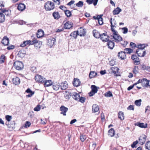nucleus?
Wrapping results in <instances>:
<instances>
[{"mask_svg":"<svg viewBox=\"0 0 150 150\" xmlns=\"http://www.w3.org/2000/svg\"><path fill=\"white\" fill-rule=\"evenodd\" d=\"M147 137L144 134L142 135L139 138L138 142L141 145H142L145 142Z\"/></svg>","mask_w":150,"mask_h":150,"instance_id":"6","label":"nucleus"},{"mask_svg":"<svg viewBox=\"0 0 150 150\" xmlns=\"http://www.w3.org/2000/svg\"><path fill=\"white\" fill-rule=\"evenodd\" d=\"M5 118L6 120L8 122L10 121L12 119L11 116L9 115H6L5 116Z\"/></svg>","mask_w":150,"mask_h":150,"instance_id":"52","label":"nucleus"},{"mask_svg":"<svg viewBox=\"0 0 150 150\" xmlns=\"http://www.w3.org/2000/svg\"><path fill=\"white\" fill-rule=\"evenodd\" d=\"M61 88L62 90H65L67 88V84L66 83H62L60 85Z\"/></svg>","mask_w":150,"mask_h":150,"instance_id":"38","label":"nucleus"},{"mask_svg":"<svg viewBox=\"0 0 150 150\" xmlns=\"http://www.w3.org/2000/svg\"><path fill=\"white\" fill-rule=\"evenodd\" d=\"M31 41L30 40H26L23 42V43L20 45V46L21 47H24L27 45H31Z\"/></svg>","mask_w":150,"mask_h":150,"instance_id":"22","label":"nucleus"},{"mask_svg":"<svg viewBox=\"0 0 150 150\" xmlns=\"http://www.w3.org/2000/svg\"><path fill=\"white\" fill-rule=\"evenodd\" d=\"M100 38L103 41L107 42L109 40V37L106 33H103L101 34Z\"/></svg>","mask_w":150,"mask_h":150,"instance_id":"9","label":"nucleus"},{"mask_svg":"<svg viewBox=\"0 0 150 150\" xmlns=\"http://www.w3.org/2000/svg\"><path fill=\"white\" fill-rule=\"evenodd\" d=\"M86 136L85 135L81 134L80 137V139L81 142H83L86 139Z\"/></svg>","mask_w":150,"mask_h":150,"instance_id":"45","label":"nucleus"},{"mask_svg":"<svg viewBox=\"0 0 150 150\" xmlns=\"http://www.w3.org/2000/svg\"><path fill=\"white\" fill-rule=\"evenodd\" d=\"M52 87L54 90L57 91L59 90L60 87V85L59 83H54L52 84Z\"/></svg>","mask_w":150,"mask_h":150,"instance_id":"14","label":"nucleus"},{"mask_svg":"<svg viewBox=\"0 0 150 150\" xmlns=\"http://www.w3.org/2000/svg\"><path fill=\"white\" fill-rule=\"evenodd\" d=\"M13 67L17 70H20L23 68V63L19 61H16L13 64Z\"/></svg>","mask_w":150,"mask_h":150,"instance_id":"3","label":"nucleus"},{"mask_svg":"<svg viewBox=\"0 0 150 150\" xmlns=\"http://www.w3.org/2000/svg\"><path fill=\"white\" fill-rule=\"evenodd\" d=\"M148 80L146 79H143L141 80L140 83L142 86L144 87H148Z\"/></svg>","mask_w":150,"mask_h":150,"instance_id":"13","label":"nucleus"},{"mask_svg":"<svg viewBox=\"0 0 150 150\" xmlns=\"http://www.w3.org/2000/svg\"><path fill=\"white\" fill-rule=\"evenodd\" d=\"M136 52L138 55L140 57H144L146 54V52L144 50L138 49L137 50Z\"/></svg>","mask_w":150,"mask_h":150,"instance_id":"7","label":"nucleus"},{"mask_svg":"<svg viewBox=\"0 0 150 150\" xmlns=\"http://www.w3.org/2000/svg\"><path fill=\"white\" fill-rule=\"evenodd\" d=\"M137 124L136 125L141 128H146L147 127V124L146 123L144 124L142 123L137 122Z\"/></svg>","mask_w":150,"mask_h":150,"instance_id":"23","label":"nucleus"},{"mask_svg":"<svg viewBox=\"0 0 150 150\" xmlns=\"http://www.w3.org/2000/svg\"><path fill=\"white\" fill-rule=\"evenodd\" d=\"M85 100V98L81 97L79 99V100H78L79 102H80L82 103H84Z\"/></svg>","mask_w":150,"mask_h":150,"instance_id":"53","label":"nucleus"},{"mask_svg":"<svg viewBox=\"0 0 150 150\" xmlns=\"http://www.w3.org/2000/svg\"><path fill=\"white\" fill-rule=\"evenodd\" d=\"M99 108L98 106L96 104H94L92 106V112L95 113L99 111Z\"/></svg>","mask_w":150,"mask_h":150,"instance_id":"21","label":"nucleus"},{"mask_svg":"<svg viewBox=\"0 0 150 150\" xmlns=\"http://www.w3.org/2000/svg\"><path fill=\"white\" fill-rule=\"evenodd\" d=\"M4 5L2 3H0V11H1L3 8H4Z\"/></svg>","mask_w":150,"mask_h":150,"instance_id":"60","label":"nucleus"},{"mask_svg":"<svg viewBox=\"0 0 150 150\" xmlns=\"http://www.w3.org/2000/svg\"><path fill=\"white\" fill-rule=\"evenodd\" d=\"M35 78V81L38 82H44L45 81V79L40 75H37Z\"/></svg>","mask_w":150,"mask_h":150,"instance_id":"8","label":"nucleus"},{"mask_svg":"<svg viewBox=\"0 0 150 150\" xmlns=\"http://www.w3.org/2000/svg\"><path fill=\"white\" fill-rule=\"evenodd\" d=\"M60 110L61 111L60 114H63L64 116L66 115V113L68 110L67 108L64 106H62L60 108Z\"/></svg>","mask_w":150,"mask_h":150,"instance_id":"10","label":"nucleus"},{"mask_svg":"<svg viewBox=\"0 0 150 150\" xmlns=\"http://www.w3.org/2000/svg\"><path fill=\"white\" fill-rule=\"evenodd\" d=\"M110 23L111 24V30L112 31H114L115 29L116 28L117 23L116 21L114 19H112V18L110 19Z\"/></svg>","mask_w":150,"mask_h":150,"instance_id":"4","label":"nucleus"},{"mask_svg":"<svg viewBox=\"0 0 150 150\" xmlns=\"http://www.w3.org/2000/svg\"><path fill=\"white\" fill-rule=\"evenodd\" d=\"M44 34L43 31L41 30H38L37 33V37L38 38H40L42 37Z\"/></svg>","mask_w":150,"mask_h":150,"instance_id":"17","label":"nucleus"},{"mask_svg":"<svg viewBox=\"0 0 150 150\" xmlns=\"http://www.w3.org/2000/svg\"><path fill=\"white\" fill-rule=\"evenodd\" d=\"M12 81L13 84L16 85H18L20 83V79L19 78L16 77L12 79Z\"/></svg>","mask_w":150,"mask_h":150,"instance_id":"16","label":"nucleus"},{"mask_svg":"<svg viewBox=\"0 0 150 150\" xmlns=\"http://www.w3.org/2000/svg\"><path fill=\"white\" fill-rule=\"evenodd\" d=\"M6 59V57L4 54H2L0 57V64L4 63Z\"/></svg>","mask_w":150,"mask_h":150,"instance_id":"34","label":"nucleus"},{"mask_svg":"<svg viewBox=\"0 0 150 150\" xmlns=\"http://www.w3.org/2000/svg\"><path fill=\"white\" fill-rule=\"evenodd\" d=\"M65 94H66L68 95H71L72 97L75 99V95L74 92H72L71 91H66Z\"/></svg>","mask_w":150,"mask_h":150,"instance_id":"32","label":"nucleus"},{"mask_svg":"<svg viewBox=\"0 0 150 150\" xmlns=\"http://www.w3.org/2000/svg\"><path fill=\"white\" fill-rule=\"evenodd\" d=\"M102 16H98L97 19L98 20V23L99 25H102L103 23V19L101 17Z\"/></svg>","mask_w":150,"mask_h":150,"instance_id":"37","label":"nucleus"},{"mask_svg":"<svg viewBox=\"0 0 150 150\" xmlns=\"http://www.w3.org/2000/svg\"><path fill=\"white\" fill-rule=\"evenodd\" d=\"M118 57L121 59H124L126 58L125 52L121 51L119 52L118 54Z\"/></svg>","mask_w":150,"mask_h":150,"instance_id":"15","label":"nucleus"},{"mask_svg":"<svg viewBox=\"0 0 150 150\" xmlns=\"http://www.w3.org/2000/svg\"><path fill=\"white\" fill-rule=\"evenodd\" d=\"M147 45L145 44H140L137 45V48L138 49L144 50V48L146 46H147Z\"/></svg>","mask_w":150,"mask_h":150,"instance_id":"36","label":"nucleus"},{"mask_svg":"<svg viewBox=\"0 0 150 150\" xmlns=\"http://www.w3.org/2000/svg\"><path fill=\"white\" fill-rule=\"evenodd\" d=\"M125 53L130 54L132 52V50L130 48H126L125 49Z\"/></svg>","mask_w":150,"mask_h":150,"instance_id":"43","label":"nucleus"},{"mask_svg":"<svg viewBox=\"0 0 150 150\" xmlns=\"http://www.w3.org/2000/svg\"><path fill=\"white\" fill-rule=\"evenodd\" d=\"M108 42L107 43V45L108 47V48L110 49H113L114 47L115 44L114 42L110 40H108Z\"/></svg>","mask_w":150,"mask_h":150,"instance_id":"20","label":"nucleus"},{"mask_svg":"<svg viewBox=\"0 0 150 150\" xmlns=\"http://www.w3.org/2000/svg\"><path fill=\"white\" fill-rule=\"evenodd\" d=\"M122 9L119 7H117L113 11V14L114 15L118 14L121 11Z\"/></svg>","mask_w":150,"mask_h":150,"instance_id":"24","label":"nucleus"},{"mask_svg":"<svg viewBox=\"0 0 150 150\" xmlns=\"http://www.w3.org/2000/svg\"><path fill=\"white\" fill-rule=\"evenodd\" d=\"M40 109V105H38L35 108L34 110L35 111H39Z\"/></svg>","mask_w":150,"mask_h":150,"instance_id":"51","label":"nucleus"},{"mask_svg":"<svg viewBox=\"0 0 150 150\" xmlns=\"http://www.w3.org/2000/svg\"><path fill=\"white\" fill-rule=\"evenodd\" d=\"M105 96L106 97H110L112 96V93L110 91L105 94Z\"/></svg>","mask_w":150,"mask_h":150,"instance_id":"46","label":"nucleus"},{"mask_svg":"<svg viewBox=\"0 0 150 150\" xmlns=\"http://www.w3.org/2000/svg\"><path fill=\"white\" fill-rule=\"evenodd\" d=\"M86 33L85 30L82 27H80L76 31V33L77 35H79L80 36H84L85 35Z\"/></svg>","mask_w":150,"mask_h":150,"instance_id":"5","label":"nucleus"},{"mask_svg":"<svg viewBox=\"0 0 150 150\" xmlns=\"http://www.w3.org/2000/svg\"><path fill=\"white\" fill-rule=\"evenodd\" d=\"M1 43L4 45H8L9 43V39L6 36H4L2 40Z\"/></svg>","mask_w":150,"mask_h":150,"instance_id":"12","label":"nucleus"},{"mask_svg":"<svg viewBox=\"0 0 150 150\" xmlns=\"http://www.w3.org/2000/svg\"><path fill=\"white\" fill-rule=\"evenodd\" d=\"M97 74V73L95 71H91L89 74V76L90 78L91 79L96 76Z\"/></svg>","mask_w":150,"mask_h":150,"instance_id":"35","label":"nucleus"},{"mask_svg":"<svg viewBox=\"0 0 150 150\" xmlns=\"http://www.w3.org/2000/svg\"><path fill=\"white\" fill-rule=\"evenodd\" d=\"M138 142L137 140L134 142L133 144L131 145V147L132 148H134L135 147V146L138 143Z\"/></svg>","mask_w":150,"mask_h":150,"instance_id":"54","label":"nucleus"},{"mask_svg":"<svg viewBox=\"0 0 150 150\" xmlns=\"http://www.w3.org/2000/svg\"><path fill=\"white\" fill-rule=\"evenodd\" d=\"M65 13L67 17L71 16V12L68 10H66V11H65Z\"/></svg>","mask_w":150,"mask_h":150,"instance_id":"47","label":"nucleus"},{"mask_svg":"<svg viewBox=\"0 0 150 150\" xmlns=\"http://www.w3.org/2000/svg\"><path fill=\"white\" fill-rule=\"evenodd\" d=\"M112 32H113L112 36L114 41L118 43L122 40V37L118 34L117 31L115 30Z\"/></svg>","mask_w":150,"mask_h":150,"instance_id":"1","label":"nucleus"},{"mask_svg":"<svg viewBox=\"0 0 150 150\" xmlns=\"http://www.w3.org/2000/svg\"><path fill=\"white\" fill-rule=\"evenodd\" d=\"M93 36L96 38H100L101 34L100 33L96 30H94L93 31Z\"/></svg>","mask_w":150,"mask_h":150,"instance_id":"19","label":"nucleus"},{"mask_svg":"<svg viewBox=\"0 0 150 150\" xmlns=\"http://www.w3.org/2000/svg\"><path fill=\"white\" fill-rule=\"evenodd\" d=\"M112 72L114 74H116L118 71L119 69L117 67H112L111 68Z\"/></svg>","mask_w":150,"mask_h":150,"instance_id":"39","label":"nucleus"},{"mask_svg":"<svg viewBox=\"0 0 150 150\" xmlns=\"http://www.w3.org/2000/svg\"><path fill=\"white\" fill-rule=\"evenodd\" d=\"M44 7L46 10L50 11L54 9L55 6L53 2L48 1L45 4Z\"/></svg>","mask_w":150,"mask_h":150,"instance_id":"2","label":"nucleus"},{"mask_svg":"<svg viewBox=\"0 0 150 150\" xmlns=\"http://www.w3.org/2000/svg\"><path fill=\"white\" fill-rule=\"evenodd\" d=\"M59 8L62 10L64 11V12L65 11H66L67 8L63 6H60Z\"/></svg>","mask_w":150,"mask_h":150,"instance_id":"61","label":"nucleus"},{"mask_svg":"<svg viewBox=\"0 0 150 150\" xmlns=\"http://www.w3.org/2000/svg\"><path fill=\"white\" fill-rule=\"evenodd\" d=\"M44 85L45 86H49L52 84V82L51 80H45L44 82Z\"/></svg>","mask_w":150,"mask_h":150,"instance_id":"26","label":"nucleus"},{"mask_svg":"<svg viewBox=\"0 0 150 150\" xmlns=\"http://www.w3.org/2000/svg\"><path fill=\"white\" fill-rule=\"evenodd\" d=\"M122 42V41H121ZM122 42H121V45H122L124 47H125L127 44L128 42L127 41H122Z\"/></svg>","mask_w":150,"mask_h":150,"instance_id":"57","label":"nucleus"},{"mask_svg":"<svg viewBox=\"0 0 150 150\" xmlns=\"http://www.w3.org/2000/svg\"><path fill=\"white\" fill-rule=\"evenodd\" d=\"M130 45L131 46H132V47L133 48L134 47H137V45L136 46V45L134 43H133L132 42H131L130 43Z\"/></svg>","mask_w":150,"mask_h":150,"instance_id":"64","label":"nucleus"},{"mask_svg":"<svg viewBox=\"0 0 150 150\" xmlns=\"http://www.w3.org/2000/svg\"><path fill=\"white\" fill-rule=\"evenodd\" d=\"M30 125L31 123L30 122L27 121L25 124V128H27L28 127H30Z\"/></svg>","mask_w":150,"mask_h":150,"instance_id":"58","label":"nucleus"},{"mask_svg":"<svg viewBox=\"0 0 150 150\" xmlns=\"http://www.w3.org/2000/svg\"><path fill=\"white\" fill-rule=\"evenodd\" d=\"M110 64L112 66L115 64V62L114 60H111L110 62Z\"/></svg>","mask_w":150,"mask_h":150,"instance_id":"62","label":"nucleus"},{"mask_svg":"<svg viewBox=\"0 0 150 150\" xmlns=\"http://www.w3.org/2000/svg\"><path fill=\"white\" fill-rule=\"evenodd\" d=\"M2 10L1 11L2 13L4 14V13L5 14L6 16H9L11 14V10H6L4 8H3V9H2Z\"/></svg>","mask_w":150,"mask_h":150,"instance_id":"25","label":"nucleus"},{"mask_svg":"<svg viewBox=\"0 0 150 150\" xmlns=\"http://www.w3.org/2000/svg\"><path fill=\"white\" fill-rule=\"evenodd\" d=\"M25 8V6L23 4H19L18 7V9L21 11H22L24 10Z\"/></svg>","mask_w":150,"mask_h":150,"instance_id":"18","label":"nucleus"},{"mask_svg":"<svg viewBox=\"0 0 150 150\" xmlns=\"http://www.w3.org/2000/svg\"><path fill=\"white\" fill-rule=\"evenodd\" d=\"M38 41L36 39H34V40H33L32 41H31V45H33L34 44L38 43Z\"/></svg>","mask_w":150,"mask_h":150,"instance_id":"56","label":"nucleus"},{"mask_svg":"<svg viewBox=\"0 0 150 150\" xmlns=\"http://www.w3.org/2000/svg\"><path fill=\"white\" fill-rule=\"evenodd\" d=\"M91 91H92L94 93H97L98 89L97 87L94 85H92L91 86Z\"/></svg>","mask_w":150,"mask_h":150,"instance_id":"33","label":"nucleus"},{"mask_svg":"<svg viewBox=\"0 0 150 150\" xmlns=\"http://www.w3.org/2000/svg\"><path fill=\"white\" fill-rule=\"evenodd\" d=\"M145 147L146 149L150 150V141H148L146 144Z\"/></svg>","mask_w":150,"mask_h":150,"instance_id":"44","label":"nucleus"},{"mask_svg":"<svg viewBox=\"0 0 150 150\" xmlns=\"http://www.w3.org/2000/svg\"><path fill=\"white\" fill-rule=\"evenodd\" d=\"M73 25V24L72 22L68 21L64 24V27L65 29H69L72 27Z\"/></svg>","mask_w":150,"mask_h":150,"instance_id":"11","label":"nucleus"},{"mask_svg":"<svg viewBox=\"0 0 150 150\" xmlns=\"http://www.w3.org/2000/svg\"><path fill=\"white\" fill-rule=\"evenodd\" d=\"M83 4V1H79L78 3L76 4V5L79 7H82Z\"/></svg>","mask_w":150,"mask_h":150,"instance_id":"42","label":"nucleus"},{"mask_svg":"<svg viewBox=\"0 0 150 150\" xmlns=\"http://www.w3.org/2000/svg\"><path fill=\"white\" fill-rule=\"evenodd\" d=\"M122 30L123 31V33L124 34H126L128 32V29L126 27H124L122 28Z\"/></svg>","mask_w":150,"mask_h":150,"instance_id":"55","label":"nucleus"},{"mask_svg":"<svg viewBox=\"0 0 150 150\" xmlns=\"http://www.w3.org/2000/svg\"><path fill=\"white\" fill-rule=\"evenodd\" d=\"M118 117L121 120H123L124 119V113L122 111H120L118 113Z\"/></svg>","mask_w":150,"mask_h":150,"instance_id":"28","label":"nucleus"},{"mask_svg":"<svg viewBox=\"0 0 150 150\" xmlns=\"http://www.w3.org/2000/svg\"><path fill=\"white\" fill-rule=\"evenodd\" d=\"M131 58L133 60H134L135 62H139V61L138 60V58L136 55H132Z\"/></svg>","mask_w":150,"mask_h":150,"instance_id":"41","label":"nucleus"},{"mask_svg":"<svg viewBox=\"0 0 150 150\" xmlns=\"http://www.w3.org/2000/svg\"><path fill=\"white\" fill-rule=\"evenodd\" d=\"M127 109L128 110H134V107L133 105H130L127 108Z\"/></svg>","mask_w":150,"mask_h":150,"instance_id":"59","label":"nucleus"},{"mask_svg":"<svg viewBox=\"0 0 150 150\" xmlns=\"http://www.w3.org/2000/svg\"><path fill=\"white\" fill-rule=\"evenodd\" d=\"M142 101L141 99L136 100L135 101L134 103L136 105L138 106H140L141 105Z\"/></svg>","mask_w":150,"mask_h":150,"instance_id":"40","label":"nucleus"},{"mask_svg":"<svg viewBox=\"0 0 150 150\" xmlns=\"http://www.w3.org/2000/svg\"><path fill=\"white\" fill-rule=\"evenodd\" d=\"M5 20V17L4 15L2 12L0 11V23L4 22Z\"/></svg>","mask_w":150,"mask_h":150,"instance_id":"29","label":"nucleus"},{"mask_svg":"<svg viewBox=\"0 0 150 150\" xmlns=\"http://www.w3.org/2000/svg\"><path fill=\"white\" fill-rule=\"evenodd\" d=\"M81 83V81L79 79L77 78H76V87H78L79 86Z\"/></svg>","mask_w":150,"mask_h":150,"instance_id":"49","label":"nucleus"},{"mask_svg":"<svg viewBox=\"0 0 150 150\" xmlns=\"http://www.w3.org/2000/svg\"><path fill=\"white\" fill-rule=\"evenodd\" d=\"M53 16L54 19H58L60 17V16L58 12H54L52 14Z\"/></svg>","mask_w":150,"mask_h":150,"instance_id":"27","label":"nucleus"},{"mask_svg":"<svg viewBox=\"0 0 150 150\" xmlns=\"http://www.w3.org/2000/svg\"><path fill=\"white\" fill-rule=\"evenodd\" d=\"M26 92L28 93H34V92H33L30 88H28L26 91Z\"/></svg>","mask_w":150,"mask_h":150,"instance_id":"63","label":"nucleus"},{"mask_svg":"<svg viewBox=\"0 0 150 150\" xmlns=\"http://www.w3.org/2000/svg\"><path fill=\"white\" fill-rule=\"evenodd\" d=\"M115 131L113 128H112L108 131V135L110 137H113L115 134Z\"/></svg>","mask_w":150,"mask_h":150,"instance_id":"31","label":"nucleus"},{"mask_svg":"<svg viewBox=\"0 0 150 150\" xmlns=\"http://www.w3.org/2000/svg\"><path fill=\"white\" fill-rule=\"evenodd\" d=\"M18 54L19 57L23 58L25 56V52L24 50H21L18 52Z\"/></svg>","mask_w":150,"mask_h":150,"instance_id":"30","label":"nucleus"},{"mask_svg":"<svg viewBox=\"0 0 150 150\" xmlns=\"http://www.w3.org/2000/svg\"><path fill=\"white\" fill-rule=\"evenodd\" d=\"M138 68L137 67H135L133 69V72L134 74H136L138 73Z\"/></svg>","mask_w":150,"mask_h":150,"instance_id":"50","label":"nucleus"},{"mask_svg":"<svg viewBox=\"0 0 150 150\" xmlns=\"http://www.w3.org/2000/svg\"><path fill=\"white\" fill-rule=\"evenodd\" d=\"M79 93H76V100L78 101L79 99L81 97L79 95V93L81 92V91H78Z\"/></svg>","mask_w":150,"mask_h":150,"instance_id":"48","label":"nucleus"}]
</instances>
